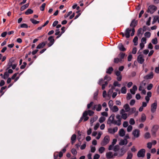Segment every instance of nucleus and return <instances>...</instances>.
Segmentation results:
<instances>
[{
    "label": "nucleus",
    "mask_w": 159,
    "mask_h": 159,
    "mask_svg": "<svg viewBox=\"0 0 159 159\" xmlns=\"http://www.w3.org/2000/svg\"><path fill=\"white\" fill-rule=\"evenodd\" d=\"M46 43L42 42L38 44L36 47L37 49H41L43 48L46 45Z\"/></svg>",
    "instance_id": "nucleus-20"
},
{
    "label": "nucleus",
    "mask_w": 159,
    "mask_h": 159,
    "mask_svg": "<svg viewBox=\"0 0 159 159\" xmlns=\"http://www.w3.org/2000/svg\"><path fill=\"white\" fill-rule=\"evenodd\" d=\"M29 6V3H27L22 6L20 8V10L22 11L24 10L26 8H27Z\"/></svg>",
    "instance_id": "nucleus-34"
},
{
    "label": "nucleus",
    "mask_w": 159,
    "mask_h": 159,
    "mask_svg": "<svg viewBox=\"0 0 159 159\" xmlns=\"http://www.w3.org/2000/svg\"><path fill=\"white\" fill-rule=\"evenodd\" d=\"M130 111L129 113V115L132 114L134 113L136 111V108L135 107H133L131 109L130 108Z\"/></svg>",
    "instance_id": "nucleus-33"
},
{
    "label": "nucleus",
    "mask_w": 159,
    "mask_h": 159,
    "mask_svg": "<svg viewBox=\"0 0 159 159\" xmlns=\"http://www.w3.org/2000/svg\"><path fill=\"white\" fill-rule=\"evenodd\" d=\"M138 21L137 20L135 21V19L133 20L130 24V26L131 27L134 28L137 25Z\"/></svg>",
    "instance_id": "nucleus-18"
},
{
    "label": "nucleus",
    "mask_w": 159,
    "mask_h": 159,
    "mask_svg": "<svg viewBox=\"0 0 159 159\" xmlns=\"http://www.w3.org/2000/svg\"><path fill=\"white\" fill-rule=\"evenodd\" d=\"M138 38L136 36L134 37V39H133V42L134 43V45L135 46H136L138 44Z\"/></svg>",
    "instance_id": "nucleus-31"
},
{
    "label": "nucleus",
    "mask_w": 159,
    "mask_h": 159,
    "mask_svg": "<svg viewBox=\"0 0 159 159\" xmlns=\"http://www.w3.org/2000/svg\"><path fill=\"white\" fill-rule=\"evenodd\" d=\"M131 31V30L129 28H127L126 29L125 31V35L126 38H128L130 36V33Z\"/></svg>",
    "instance_id": "nucleus-16"
},
{
    "label": "nucleus",
    "mask_w": 159,
    "mask_h": 159,
    "mask_svg": "<svg viewBox=\"0 0 159 159\" xmlns=\"http://www.w3.org/2000/svg\"><path fill=\"white\" fill-rule=\"evenodd\" d=\"M137 88L136 85H134L132 89H130V93L133 94H134L135 91L137 90Z\"/></svg>",
    "instance_id": "nucleus-22"
},
{
    "label": "nucleus",
    "mask_w": 159,
    "mask_h": 159,
    "mask_svg": "<svg viewBox=\"0 0 159 159\" xmlns=\"http://www.w3.org/2000/svg\"><path fill=\"white\" fill-rule=\"evenodd\" d=\"M113 70V69L112 67H110L107 69L106 73L109 74H111Z\"/></svg>",
    "instance_id": "nucleus-28"
},
{
    "label": "nucleus",
    "mask_w": 159,
    "mask_h": 159,
    "mask_svg": "<svg viewBox=\"0 0 159 159\" xmlns=\"http://www.w3.org/2000/svg\"><path fill=\"white\" fill-rule=\"evenodd\" d=\"M157 9V7L153 5H151L149 6L147 12L152 14Z\"/></svg>",
    "instance_id": "nucleus-4"
},
{
    "label": "nucleus",
    "mask_w": 159,
    "mask_h": 159,
    "mask_svg": "<svg viewBox=\"0 0 159 159\" xmlns=\"http://www.w3.org/2000/svg\"><path fill=\"white\" fill-rule=\"evenodd\" d=\"M126 151L127 150L125 148V147H123L118 152H115L114 153V156H117L118 157H121L124 155Z\"/></svg>",
    "instance_id": "nucleus-1"
},
{
    "label": "nucleus",
    "mask_w": 159,
    "mask_h": 159,
    "mask_svg": "<svg viewBox=\"0 0 159 159\" xmlns=\"http://www.w3.org/2000/svg\"><path fill=\"white\" fill-rule=\"evenodd\" d=\"M105 120V118L103 117H101L99 119V121L100 123H103Z\"/></svg>",
    "instance_id": "nucleus-51"
},
{
    "label": "nucleus",
    "mask_w": 159,
    "mask_h": 159,
    "mask_svg": "<svg viewBox=\"0 0 159 159\" xmlns=\"http://www.w3.org/2000/svg\"><path fill=\"white\" fill-rule=\"evenodd\" d=\"M145 150L144 149H142L139 150L137 153V156L139 157H143L145 156Z\"/></svg>",
    "instance_id": "nucleus-8"
},
{
    "label": "nucleus",
    "mask_w": 159,
    "mask_h": 159,
    "mask_svg": "<svg viewBox=\"0 0 159 159\" xmlns=\"http://www.w3.org/2000/svg\"><path fill=\"white\" fill-rule=\"evenodd\" d=\"M125 54L123 52H120L118 55V57L120 58V61H123V59L125 56Z\"/></svg>",
    "instance_id": "nucleus-17"
},
{
    "label": "nucleus",
    "mask_w": 159,
    "mask_h": 159,
    "mask_svg": "<svg viewBox=\"0 0 159 159\" xmlns=\"http://www.w3.org/2000/svg\"><path fill=\"white\" fill-rule=\"evenodd\" d=\"M159 18V16H154L153 19V21L152 22V24H154L156 21L158 20Z\"/></svg>",
    "instance_id": "nucleus-44"
},
{
    "label": "nucleus",
    "mask_w": 159,
    "mask_h": 159,
    "mask_svg": "<svg viewBox=\"0 0 159 159\" xmlns=\"http://www.w3.org/2000/svg\"><path fill=\"white\" fill-rule=\"evenodd\" d=\"M153 87V84H150L147 86V89L148 90H150L152 89Z\"/></svg>",
    "instance_id": "nucleus-58"
},
{
    "label": "nucleus",
    "mask_w": 159,
    "mask_h": 159,
    "mask_svg": "<svg viewBox=\"0 0 159 159\" xmlns=\"http://www.w3.org/2000/svg\"><path fill=\"white\" fill-rule=\"evenodd\" d=\"M119 146L118 145H117L114 146L113 150L115 152H116L118 151L119 150Z\"/></svg>",
    "instance_id": "nucleus-41"
},
{
    "label": "nucleus",
    "mask_w": 159,
    "mask_h": 159,
    "mask_svg": "<svg viewBox=\"0 0 159 159\" xmlns=\"http://www.w3.org/2000/svg\"><path fill=\"white\" fill-rule=\"evenodd\" d=\"M123 107L126 112L129 111L130 110V107L129 104L127 103L125 104L123 106Z\"/></svg>",
    "instance_id": "nucleus-25"
},
{
    "label": "nucleus",
    "mask_w": 159,
    "mask_h": 159,
    "mask_svg": "<svg viewBox=\"0 0 159 159\" xmlns=\"http://www.w3.org/2000/svg\"><path fill=\"white\" fill-rule=\"evenodd\" d=\"M118 48L119 50L122 51H125L126 50V49L124 47V46L121 43H120L118 46Z\"/></svg>",
    "instance_id": "nucleus-21"
},
{
    "label": "nucleus",
    "mask_w": 159,
    "mask_h": 159,
    "mask_svg": "<svg viewBox=\"0 0 159 159\" xmlns=\"http://www.w3.org/2000/svg\"><path fill=\"white\" fill-rule=\"evenodd\" d=\"M20 27L22 28H27L28 27V25L26 24H23L20 25Z\"/></svg>",
    "instance_id": "nucleus-57"
},
{
    "label": "nucleus",
    "mask_w": 159,
    "mask_h": 159,
    "mask_svg": "<svg viewBox=\"0 0 159 159\" xmlns=\"http://www.w3.org/2000/svg\"><path fill=\"white\" fill-rule=\"evenodd\" d=\"M30 20L34 24H36L39 23V21H37L33 18L30 19Z\"/></svg>",
    "instance_id": "nucleus-37"
},
{
    "label": "nucleus",
    "mask_w": 159,
    "mask_h": 159,
    "mask_svg": "<svg viewBox=\"0 0 159 159\" xmlns=\"http://www.w3.org/2000/svg\"><path fill=\"white\" fill-rule=\"evenodd\" d=\"M133 127L131 125H129L128 126V127L127 128V131L128 132H130L132 129Z\"/></svg>",
    "instance_id": "nucleus-56"
},
{
    "label": "nucleus",
    "mask_w": 159,
    "mask_h": 159,
    "mask_svg": "<svg viewBox=\"0 0 159 159\" xmlns=\"http://www.w3.org/2000/svg\"><path fill=\"white\" fill-rule=\"evenodd\" d=\"M115 115L113 114L109 117L107 121V123L109 124L110 125L111 124H113L115 125H116V120H114Z\"/></svg>",
    "instance_id": "nucleus-3"
},
{
    "label": "nucleus",
    "mask_w": 159,
    "mask_h": 159,
    "mask_svg": "<svg viewBox=\"0 0 159 159\" xmlns=\"http://www.w3.org/2000/svg\"><path fill=\"white\" fill-rule=\"evenodd\" d=\"M153 72L151 71L150 73L144 77V79L146 80L151 79L153 77Z\"/></svg>",
    "instance_id": "nucleus-12"
},
{
    "label": "nucleus",
    "mask_w": 159,
    "mask_h": 159,
    "mask_svg": "<svg viewBox=\"0 0 159 159\" xmlns=\"http://www.w3.org/2000/svg\"><path fill=\"white\" fill-rule=\"evenodd\" d=\"M9 76V73L7 72V71H6L4 74L3 76L2 77V78L3 79H6L7 77H8Z\"/></svg>",
    "instance_id": "nucleus-40"
},
{
    "label": "nucleus",
    "mask_w": 159,
    "mask_h": 159,
    "mask_svg": "<svg viewBox=\"0 0 159 159\" xmlns=\"http://www.w3.org/2000/svg\"><path fill=\"white\" fill-rule=\"evenodd\" d=\"M98 94V91H97L95 92L94 93L93 98L95 100H97V96Z\"/></svg>",
    "instance_id": "nucleus-55"
},
{
    "label": "nucleus",
    "mask_w": 159,
    "mask_h": 159,
    "mask_svg": "<svg viewBox=\"0 0 159 159\" xmlns=\"http://www.w3.org/2000/svg\"><path fill=\"white\" fill-rule=\"evenodd\" d=\"M118 129V128L117 127H116L113 129L110 128L108 129V132L111 134H113L117 131Z\"/></svg>",
    "instance_id": "nucleus-11"
},
{
    "label": "nucleus",
    "mask_w": 159,
    "mask_h": 159,
    "mask_svg": "<svg viewBox=\"0 0 159 159\" xmlns=\"http://www.w3.org/2000/svg\"><path fill=\"white\" fill-rule=\"evenodd\" d=\"M132 98V96L130 93H128L127 94V96L126 99L127 100H129L130 99Z\"/></svg>",
    "instance_id": "nucleus-59"
},
{
    "label": "nucleus",
    "mask_w": 159,
    "mask_h": 159,
    "mask_svg": "<svg viewBox=\"0 0 159 159\" xmlns=\"http://www.w3.org/2000/svg\"><path fill=\"white\" fill-rule=\"evenodd\" d=\"M159 128V126L157 125H154L152 126L151 129L152 135L155 137L157 136L156 133Z\"/></svg>",
    "instance_id": "nucleus-2"
},
{
    "label": "nucleus",
    "mask_w": 159,
    "mask_h": 159,
    "mask_svg": "<svg viewBox=\"0 0 159 159\" xmlns=\"http://www.w3.org/2000/svg\"><path fill=\"white\" fill-rule=\"evenodd\" d=\"M138 62L141 64H143L144 61V59L143 58V54H141L139 55L137 58Z\"/></svg>",
    "instance_id": "nucleus-9"
},
{
    "label": "nucleus",
    "mask_w": 159,
    "mask_h": 159,
    "mask_svg": "<svg viewBox=\"0 0 159 159\" xmlns=\"http://www.w3.org/2000/svg\"><path fill=\"white\" fill-rule=\"evenodd\" d=\"M150 137L151 135L149 132H148L145 134L144 135V137L146 139H148L150 138Z\"/></svg>",
    "instance_id": "nucleus-43"
},
{
    "label": "nucleus",
    "mask_w": 159,
    "mask_h": 159,
    "mask_svg": "<svg viewBox=\"0 0 159 159\" xmlns=\"http://www.w3.org/2000/svg\"><path fill=\"white\" fill-rule=\"evenodd\" d=\"M144 36L147 38H149L151 36V33L149 32H147L144 34Z\"/></svg>",
    "instance_id": "nucleus-50"
},
{
    "label": "nucleus",
    "mask_w": 159,
    "mask_h": 159,
    "mask_svg": "<svg viewBox=\"0 0 159 159\" xmlns=\"http://www.w3.org/2000/svg\"><path fill=\"white\" fill-rule=\"evenodd\" d=\"M139 130L138 129L134 130L132 133V134L134 136L135 138H138L139 135Z\"/></svg>",
    "instance_id": "nucleus-15"
},
{
    "label": "nucleus",
    "mask_w": 159,
    "mask_h": 159,
    "mask_svg": "<svg viewBox=\"0 0 159 159\" xmlns=\"http://www.w3.org/2000/svg\"><path fill=\"white\" fill-rule=\"evenodd\" d=\"M155 71L156 73L159 74V64H158V67H155Z\"/></svg>",
    "instance_id": "nucleus-63"
},
{
    "label": "nucleus",
    "mask_w": 159,
    "mask_h": 159,
    "mask_svg": "<svg viewBox=\"0 0 159 159\" xmlns=\"http://www.w3.org/2000/svg\"><path fill=\"white\" fill-rule=\"evenodd\" d=\"M152 42L154 44H156L157 43V39L156 38L153 39L152 40Z\"/></svg>",
    "instance_id": "nucleus-48"
},
{
    "label": "nucleus",
    "mask_w": 159,
    "mask_h": 159,
    "mask_svg": "<svg viewBox=\"0 0 159 159\" xmlns=\"http://www.w3.org/2000/svg\"><path fill=\"white\" fill-rule=\"evenodd\" d=\"M128 115L127 113H125L124 114H122L121 115V117L124 120H126L128 117Z\"/></svg>",
    "instance_id": "nucleus-38"
},
{
    "label": "nucleus",
    "mask_w": 159,
    "mask_h": 159,
    "mask_svg": "<svg viewBox=\"0 0 159 159\" xmlns=\"http://www.w3.org/2000/svg\"><path fill=\"white\" fill-rule=\"evenodd\" d=\"M96 110L97 111H100L102 109V106L100 104H99L98 105H97L96 106Z\"/></svg>",
    "instance_id": "nucleus-46"
},
{
    "label": "nucleus",
    "mask_w": 159,
    "mask_h": 159,
    "mask_svg": "<svg viewBox=\"0 0 159 159\" xmlns=\"http://www.w3.org/2000/svg\"><path fill=\"white\" fill-rule=\"evenodd\" d=\"M157 107V101H155V102L152 104L151 106V111L152 113L155 112Z\"/></svg>",
    "instance_id": "nucleus-6"
},
{
    "label": "nucleus",
    "mask_w": 159,
    "mask_h": 159,
    "mask_svg": "<svg viewBox=\"0 0 159 159\" xmlns=\"http://www.w3.org/2000/svg\"><path fill=\"white\" fill-rule=\"evenodd\" d=\"M110 140L109 137L108 135L105 136L103 140L101 143V145L102 146H105L107 145L109 142Z\"/></svg>",
    "instance_id": "nucleus-5"
},
{
    "label": "nucleus",
    "mask_w": 159,
    "mask_h": 159,
    "mask_svg": "<svg viewBox=\"0 0 159 159\" xmlns=\"http://www.w3.org/2000/svg\"><path fill=\"white\" fill-rule=\"evenodd\" d=\"M89 119V117L87 116L86 112H84L82 116L80 118L79 120V123H80L84 119V121H87Z\"/></svg>",
    "instance_id": "nucleus-7"
},
{
    "label": "nucleus",
    "mask_w": 159,
    "mask_h": 159,
    "mask_svg": "<svg viewBox=\"0 0 159 159\" xmlns=\"http://www.w3.org/2000/svg\"><path fill=\"white\" fill-rule=\"evenodd\" d=\"M121 93L123 94H125L126 93V89L125 86L122 87L121 90Z\"/></svg>",
    "instance_id": "nucleus-39"
},
{
    "label": "nucleus",
    "mask_w": 159,
    "mask_h": 159,
    "mask_svg": "<svg viewBox=\"0 0 159 159\" xmlns=\"http://www.w3.org/2000/svg\"><path fill=\"white\" fill-rule=\"evenodd\" d=\"M90 148H91V151L92 152H95V150H96V148L94 146H90Z\"/></svg>",
    "instance_id": "nucleus-60"
},
{
    "label": "nucleus",
    "mask_w": 159,
    "mask_h": 159,
    "mask_svg": "<svg viewBox=\"0 0 159 159\" xmlns=\"http://www.w3.org/2000/svg\"><path fill=\"white\" fill-rule=\"evenodd\" d=\"M76 135L75 134H73L72 135L71 138V143L72 144H73L75 142V140L76 139Z\"/></svg>",
    "instance_id": "nucleus-26"
},
{
    "label": "nucleus",
    "mask_w": 159,
    "mask_h": 159,
    "mask_svg": "<svg viewBox=\"0 0 159 159\" xmlns=\"http://www.w3.org/2000/svg\"><path fill=\"white\" fill-rule=\"evenodd\" d=\"M113 105V101L112 100H110L108 102V105L110 108L112 107Z\"/></svg>",
    "instance_id": "nucleus-49"
},
{
    "label": "nucleus",
    "mask_w": 159,
    "mask_h": 159,
    "mask_svg": "<svg viewBox=\"0 0 159 159\" xmlns=\"http://www.w3.org/2000/svg\"><path fill=\"white\" fill-rule=\"evenodd\" d=\"M14 60L15 59H14V58H11L9 59V61L8 63L12 65L13 64Z\"/></svg>",
    "instance_id": "nucleus-62"
},
{
    "label": "nucleus",
    "mask_w": 159,
    "mask_h": 159,
    "mask_svg": "<svg viewBox=\"0 0 159 159\" xmlns=\"http://www.w3.org/2000/svg\"><path fill=\"white\" fill-rule=\"evenodd\" d=\"M46 5L45 3H43L40 7V9L41 11H43Z\"/></svg>",
    "instance_id": "nucleus-47"
},
{
    "label": "nucleus",
    "mask_w": 159,
    "mask_h": 159,
    "mask_svg": "<svg viewBox=\"0 0 159 159\" xmlns=\"http://www.w3.org/2000/svg\"><path fill=\"white\" fill-rule=\"evenodd\" d=\"M129 123L131 125H134L135 123V122L134 119L133 118H130L129 120Z\"/></svg>",
    "instance_id": "nucleus-52"
},
{
    "label": "nucleus",
    "mask_w": 159,
    "mask_h": 159,
    "mask_svg": "<svg viewBox=\"0 0 159 159\" xmlns=\"http://www.w3.org/2000/svg\"><path fill=\"white\" fill-rule=\"evenodd\" d=\"M84 112H86L87 116L88 115L90 116H92L94 114V111L89 110L88 111H85Z\"/></svg>",
    "instance_id": "nucleus-27"
},
{
    "label": "nucleus",
    "mask_w": 159,
    "mask_h": 159,
    "mask_svg": "<svg viewBox=\"0 0 159 159\" xmlns=\"http://www.w3.org/2000/svg\"><path fill=\"white\" fill-rule=\"evenodd\" d=\"M133 156V154L131 152H127V156L126 159H132Z\"/></svg>",
    "instance_id": "nucleus-30"
},
{
    "label": "nucleus",
    "mask_w": 159,
    "mask_h": 159,
    "mask_svg": "<svg viewBox=\"0 0 159 159\" xmlns=\"http://www.w3.org/2000/svg\"><path fill=\"white\" fill-rule=\"evenodd\" d=\"M48 39L49 41L50 42L48 44V47H50L53 44L55 40L52 36H50L48 38Z\"/></svg>",
    "instance_id": "nucleus-10"
},
{
    "label": "nucleus",
    "mask_w": 159,
    "mask_h": 159,
    "mask_svg": "<svg viewBox=\"0 0 159 159\" xmlns=\"http://www.w3.org/2000/svg\"><path fill=\"white\" fill-rule=\"evenodd\" d=\"M111 78L110 76L106 75L104 77V80H107V81H109L111 80Z\"/></svg>",
    "instance_id": "nucleus-54"
},
{
    "label": "nucleus",
    "mask_w": 159,
    "mask_h": 159,
    "mask_svg": "<svg viewBox=\"0 0 159 159\" xmlns=\"http://www.w3.org/2000/svg\"><path fill=\"white\" fill-rule=\"evenodd\" d=\"M100 157L99 155L98 154H95L93 157V159H98Z\"/></svg>",
    "instance_id": "nucleus-64"
},
{
    "label": "nucleus",
    "mask_w": 159,
    "mask_h": 159,
    "mask_svg": "<svg viewBox=\"0 0 159 159\" xmlns=\"http://www.w3.org/2000/svg\"><path fill=\"white\" fill-rule=\"evenodd\" d=\"M110 109L111 111L113 112H116L117 111L119 110L118 107L116 106H112V107Z\"/></svg>",
    "instance_id": "nucleus-23"
},
{
    "label": "nucleus",
    "mask_w": 159,
    "mask_h": 159,
    "mask_svg": "<svg viewBox=\"0 0 159 159\" xmlns=\"http://www.w3.org/2000/svg\"><path fill=\"white\" fill-rule=\"evenodd\" d=\"M128 143V141L126 139H121L120 140V142L119 143V144L120 145H126Z\"/></svg>",
    "instance_id": "nucleus-19"
},
{
    "label": "nucleus",
    "mask_w": 159,
    "mask_h": 159,
    "mask_svg": "<svg viewBox=\"0 0 159 159\" xmlns=\"http://www.w3.org/2000/svg\"><path fill=\"white\" fill-rule=\"evenodd\" d=\"M113 85L114 87L118 86V87H120V84H119L117 81H115L114 82Z\"/></svg>",
    "instance_id": "nucleus-53"
},
{
    "label": "nucleus",
    "mask_w": 159,
    "mask_h": 159,
    "mask_svg": "<svg viewBox=\"0 0 159 159\" xmlns=\"http://www.w3.org/2000/svg\"><path fill=\"white\" fill-rule=\"evenodd\" d=\"M106 157L107 159H110L112 158H114V154H113L111 152H109L106 153Z\"/></svg>",
    "instance_id": "nucleus-14"
},
{
    "label": "nucleus",
    "mask_w": 159,
    "mask_h": 159,
    "mask_svg": "<svg viewBox=\"0 0 159 159\" xmlns=\"http://www.w3.org/2000/svg\"><path fill=\"white\" fill-rule=\"evenodd\" d=\"M119 135L121 137H123L125 134V132L123 129H120L119 131Z\"/></svg>",
    "instance_id": "nucleus-24"
},
{
    "label": "nucleus",
    "mask_w": 159,
    "mask_h": 159,
    "mask_svg": "<svg viewBox=\"0 0 159 159\" xmlns=\"http://www.w3.org/2000/svg\"><path fill=\"white\" fill-rule=\"evenodd\" d=\"M93 102H91L89 103L87 105V108L89 109L93 105Z\"/></svg>",
    "instance_id": "nucleus-61"
},
{
    "label": "nucleus",
    "mask_w": 159,
    "mask_h": 159,
    "mask_svg": "<svg viewBox=\"0 0 159 159\" xmlns=\"http://www.w3.org/2000/svg\"><path fill=\"white\" fill-rule=\"evenodd\" d=\"M143 30L141 28L139 29L138 30V35L139 36L141 34H142L143 33Z\"/></svg>",
    "instance_id": "nucleus-36"
},
{
    "label": "nucleus",
    "mask_w": 159,
    "mask_h": 159,
    "mask_svg": "<svg viewBox=\"0 0 159 159\" xmlns=\"http://www.w3.org/2000/svg\"><path fill=\"white\" fill-rule=\"evenodd\" d=\"M98 118V117L97 116L92 118L90 120V123L91 124H92Z\"/></svg>",
    "instance_id": "nucleus-35"
},
{
    "label": "nucleus",
    "mask_w": 159,
    "mask_h": 159,
    "mask_svg": "<svg viewBox=\"0 0 159 159\" xmlns=\"http://www.w3.org/2000/svg\"><path fill=\"white\" fill-rule=\"evenodd\" d=\"M105 148L102 147H100L98 149L99 152L100 153H102L105 151Z\"/></svg>",
    "instance_id": "nucleus-42"
},
{
    "label": "nucleus",
    "mask_w": 159,
    "mask_h": 159,
    "mask_svg": "<svg viewBox=\"0 0 159 159\" xmlns=\"http://www.w3.org/2000/svg\"><path fill=\"white\" fill-rule=\"evenodd\" d=\"M116 118L118 120H116V125L120 126L121 125V117L119 115H117L116 116Z\"/></svg>",
    "instance_id": "nucleus-13"
},
{
    "label": "nucleus",
    "mask_w": 159,
    "mask_h": 159,
    "mask_svg": "<svg viewBox=\"0 0 159 159\" xmlns=\"http://www.w3.org/2000/svg\"><path fill=\"white\" fill-rule=\"evenodd\" d=\"M33 10L31 9H28L25 12V14L26 15L31 14L33 13Z\"/></svg>",
    "instance_id": "nucleus-29"
},
{
    "label": "nucleus",
    "mask_w": 159,
    "mask_h": 159,
    "mask_svg": "<svg viewBox=\"0 0 159 159\" xmlns=\"http://www.w3.org/2000/svg\"><path fill=\"white\" fill-rule=\"evenodd\" d=\"M146 117L145 115L144 114H142L141 115V121L143 122L146 120Z\"/></svg>",
    "instance_id": "nucleus-32"
},
{
    "label": "nucleus",
    "mask_w": 159,
    "mask_h": 159,
    "mask_svg": "<svg viewBox=\"0 0 159 159\" xmlns=\"http://www.w3.org/2000/svg\"><path fill=\"white\" fill-rule=\"evenodd\" d=\"M114 62L115 63H118L119 62H122L119 57H117L114 59Z\"/></svg>",
    "instance_id": "nucleus-45"
}]
</instances>
